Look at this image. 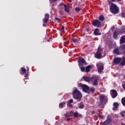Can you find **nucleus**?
<instances>
[{"label": "nucleus", "mask_w": 125, "mask_h": 125, "mask_svg": "<svg viewBox=\"0 0 125 125\" xmlns=\"http://www.w3.org/2000/svg\"><path fill=\"white\" fill-rule=\"evenodd\" d=\"M78 86L82 87L83 92H85L88 94H89V93H94V91H95V88L93 87L89 88V87L86 84L80 83L78 84Z\"/></svg>", "instance_id": "nucleus-1"}, {"label": "nucleus", "mask_w": 125, "mask_h": 125, "mask_svg": "<svg viewBox=\"0 0 125 125\" xmlns=\"http://www.w3.org/2000/svg\"><path fill=\"white\" fill-rule=\"evenodd\" d=\"M72 95L73 98L76 100H77L78 101L82 100L83 95H82V93H81V91H79L78 89L76 88L73 90L72 92Z\"/></svg>", "instance_id": "nucleus-2"}, {"label": "nucleus", "mask_w": 125, "mask_h": 125, "mask_svg": "<svg viewBox=\"0 0 125 125\" xmlns=\"http://www.w3.org/2000/svg\"><path fill=\"white\" fill-rule=\"evenodd\" d=\"M110 11L113 14H117V13L120 12V10L119 9V8L117 5L114 3H112L110 6Z\"/></svg>", "instance_id": "nucleus-3"}, {"label": "nucleus", "mask_w": 125, "mask_h": 125, "mask_svg": "<svg viewBox=\"0 0 125 125\" xmlns=\"http://www.w3.org/2000/svg\"><path fill=\"white\" fill-rule=\"evenodd\" d=\"M107 97H106L105 96V95H101L99 96V101H100V103L99 104V105H103V103L104 102H107Z\"/></svg>", "instance_id": "nucleus-4"}, {"label": "nucleus", "mask_w": 125, "mask_h": 125, "mask_svg": "<svg viewBox=\"0 0 125 125\" xmlns=\"http://www.w3.org/2000/svg\"><path fill=\"white\" fill-rule=\"evenodd\" d=\"M99 76L93 77L91 78V81L93 83V85H98V81L100 80Z\"/></svg>", "instance_id": "nucleus-5"}, {"label": "nucleus", "mask_w": 125, "mask_h": 125, "mask_svg": "<svg viewBox=\"0 0 125 125\" xmlns=\"http://www.w3.org/2000/svg\"><path fill=\"white\" fill-rule=\"evenodd\" d=\"M102 51V48H101V47H98V51H97L96 54L95 55L96 58H97V59H101V58H102V54L101 53Z\"/></svg>", "instance_id": "nucleus-6"}, {"label": "nucleus", "mask_w": 125, "mask_h": 125, "mask_svg": "<svg viewBox=\"0 0 125 125\" xmlns=\"http://www.w3.org/2000/svg\"><path fill=\"white\" fill-rule=\"evenodd\" d=\"M96 66L98 68V72L100 74H102L103 70H104V64L102 63H97Z\"/></svg>", "instance_id": "nucleus-7"}, {"label": "nucleus", "mask_w": 125, "mask_h": 125, "mask_svg": "<svg viewBox=\"0 0 125 125\" xmlns=\"http://www.w3.org/2000/svg\"><path fill=\"white\" fill-rule=\"evenodd\" d=\"M92 25L93 26H94V27L100 28V27H101V22L98 20H94L93 21Z\"/></svg>", "instance_id": "nucleus-8"}, {"label": "nucleus", "mask_w": 125, "mask_h": 125, "mask_svg": "<svg viewBox=\"0 0 125 125\" xmlns=\"http://www.w3.org/2000/svg\"><path fill=\"white\" fill-rule=\"evenodd\" d=\"M85 62V60H84V59H83V58L82 57H79L78 59V63H79V66H82L83 64H83Z\"/></svg>", "instance_id": "nucleus-9"}, {"label": "nucleus", "mask_w": 125, "mask_h": 125, "mask_svg": "<svg viewBox=\"0 0 125 125\" xmlns=\"http://www.w3.org/2000/svg\"><path fill=\"white\" fill-rule=\"evenodd\" d=\"M121 61H122V58H115L113 60L114 64H119L121 63Z\"/></svg>", "instance_id": "nucleus-10"}, {"label": "nucleus", "mask_w": 125, "mask_h": 125, "mask_svg": "<svg viewBox=\"0 0 125 125\" xmlns=\"http://www.w3.org/2000/svg\"><path fill=\"white\" fill-rule=\"evenodd\" d=\"M111 92H112V98H116L117 96H118V92L116 90L113 89L111 90Z\"/></svg>", "instance_id": "nucleus-11"}, {"label": "nucleus", "mask_w": 125, "mask_h": 125, "mask_svg": "<svg viewBox=\"0 0 125 125\" xmlns=\"http://www.w3.org/2000/svg\"><path fill=\"white\" fill-rule=\"evenodd\" d=\"M64 7L65 11L67 13H69V12H70V7H71V6L70 5L64 4Z\"/></svg>", "instance_id": "nucleus-12"}, {"label": "nucleus", "mask_w": 125, "mask_h": 125, "mask_svg": "<svg viewBox=\"0 0 125 125\" xmlns=\"http://www.w3.org/2000/svg\"><path fill=\"white\" fill-rule=\"evenodd\" d=\"M64 117L65 118H69V117H73V111H69L68 112H66L64 115Z\"/></svg>", "instance_id": "nucleus-13"}, {"label": "nucleus", "mask_w": 125, "mask_h": 125, "mask_svg": "<svg viewBox=\"0 0 125 125\" xmlns=\"http://www.w3.org/2000/svg\"><path fill=\"white\" fill-rule=\"evenodd\" d=\"M118 35H119V33L118 32V31H115L114 32L113 35V39H114V40H117L118 39Z\"/></svg>", "instance_id": "nucleus-14"}, {"label": "nucleus", "mask_w": 125, "mask_h": 125, "mask_svg": "<svg viewBox=\"0 0 125 125\" xmlns=\"http://www.w3.org/2000/svg\"><path fill=\"white\" fill-rule=\"evenodd\" d=\"M83 79L85 81V82H87V83H90L91 81V79H90V78L86 76H84L83 77Z\"/></svg>", "instance_id": "nucleus-15"}, {"label": "nucleus", "mask_w": 125, "mask_h": 125, "mask_svg": "<svg viewBox=\"0 0 125 125\" xmlns=\"http://www.w3.org/2000/svg\"><path fill=\"white\" fill-rule=\"evenodd\" d=\"M94 34L95 36H100L101 35V33L98 32V28H96L94 30Z\"/></svg>", "instance_id": "nucleus-16"}, {"label": "nucleus", "mask_w": 125, "mask_h": 125, "mask_svg": "<svg viewBox=\"0 0 125 125\" xmlns=\"http://www.w3.org/2000/svg\"><path fill=\"white\" fill-rule=\"evenodd\" d=\"M125 36H122L120 38V43L121 44H122L123 43H125Z\"/></svg>", "instance_id": "nucleus-17"}, {"label": "nucleus", "mask_w": 125, "mask_h": 125, "mask_svg": "<svg viewBox=\"0 0 125 125\" xmlns=\"http://www.w3.org/2000/svg\"><path fill=\"white\" fill-rule=\"evenodd\" d=\"M113 53L117 54V55H120V54H121V53H120V50L117 48H115L113 50Z\"/></svg>", "instance_id": "nucleus-18"}, {"label": "nucleus", "mask_w": 125, "mask_h": 125, "mask_svg": "<svg viewBox=\"0 0 125 125\" xmlns=\"http://www.w3.org/2000/svg\"><path fill=\"white\" fill-rule=\"evenodd\" d=\"M113 106V110H116V109H118V107H119V104L118 103H114Z\"/></svg>", "instance_id": "nucleus-19"}, {"label": "nucleus", "mask_w": 125, "mask_h": 125, "mask_svg": "<svg viewBox=\"0 0 125 125\" xmlns=\"http://www.w3.org/2000/svg\"><path fill=\"white\" fill-rule=\"evenodd\" d=\"M78 107L79 108V109H83V108H84V104H83V103H80L78 104Z\"/></svg>", "instance_id": "nucleus-20"}, {"label": "nucleus", "mask_w": 125, "mask_h": 125, "mask_svg": "<svg viewBox=\"0 0 125 125\" xmlns=\"http://www.w3.org/2000/svg\"><path fill=\"white\" fill-rule=\"evenodd\" d=\"M121 66H125V57H122V61L121 62Z\"/></svg>", "instance_id": "nucleus-21"}, {"label": "nucleus", "mask_w": 125, "mask_h": 125, "mask_svg": "<svg viewBox=\"0 0 125 125\" xmlns=\"http://www.w3.org/2000/svg\"><path fill=\"white\" fill-rule=\"evenodd\" d=\"M91 68V65H89L87 66L85 68L86 73H88V72H89V71H90Z\"/></svg>", "instance_id": "nucleus-22"}, {"label": "nucleus", "mask_w": 125, "mask_h": 125, "mask_svg": "<svg viewBox=\"0 0 125 125\" xmlns=\"http://www.w3.org/2000/svg\"><path fill=\"white\" fill-rule=\"evenodd\" d=\"M111 122H112V119L107 118L104 123H105V125H107V124H110Z\"/></svg>", "instance_id": "nucleus-23"}, {"label": "nucleus", "mask_w": 125, "mask_h": 125, "mask_svg": "<svg viewBox=\"0 0 125 125\" xmlns=\"http://www.w3.org/2000/svg\"><path fill=\"white\" fill-rule=\"evenodd\" d=\"M99 19L101 21H104V20H105V18L104 17V16L101 15L99 16Z\"/></svg>", "instance_id": "nucleus-24"}, {"label": "nucleus", "mask_w": 125, "mask_h": 125, "mask_svg": "<svg viewBox=\"0 0 125 125\" xmlns=\"http://www.w3.org/2000/svg\"><path fill=\"white\" fill-rule=\"evenodd\" d=\"M71 40L72 41V42H73L75 43L78 42H79V39H77L74 37L71 38Z\"/></svg>", "instance_id": "nucleus-25"}, {"label": "nucleus", "mask_w": 125, "mask_h": 125, "mask_svg": "<svg viewBox=\"0 0 125 125\" xmlns=\"http://www.w3.org/2000/svg\"><path fill=\"white\" fill-rule=\"evenodd\" d=\"M122 105L125 107V97L123 98L121 100Z\"/></svg>", "instance_id": "nucleus-26"}, {"label": "nucleus", "mask_w": 125, "mask_h": 125, "mask_svg": "<svg viewBox=\"0 0 125 125\" xmlns=\"http://www.w3.org/2000/svg\"><path fill=\"white\" fill-rule=\"evenodd\" d=\"M73 116L75 118H78V117H79V113L73 112Z\"/></svg>", "instance_id": "nucleus-27"}, {"label": "nucleus", "mask_w": 125, "mask_h": 125, "mask_svg": "<svg viewBox=\"0 0 125 125\" xmlns=\"http://www.w3.org/2000/svg\"><path fill=\"white\" fill-rule=\"evenodd\" d=\"M66 104L64 102H62L59 104V107L60 108H63L64 107V105Z\"/></svg>", "instance_id": "nucleus-28"}, {"label": "nucleus", "mask_w": 125, "mask_h": 125, "mask_svg": "<svg viewBox=\"0 0 125 125\" xmlns=\"http://www.w3.org/2000/svg\"><path fill=\"white\" fill-rule=\"evenodd\" d=\"M75 11H76V12H80V11H81V8L77 7L75 8Z\"/></svg>", "instance_id": "nucleus-29"}, {"label": "nucleus", "mask_w": 125, "mask_h": 125, "mask_svg": "<svg viewBox=\"0 0 125 125\" xmlns=\"http://www.w3.org/2000/svg\"><path fill=\"white\" fill-rule=\"evenodd\" d=\"M124 114H125V111H123L122 112H120V115L121 116V117H122L123 118H124L125 115Z\"/></svg>", "instance_id": "nucleus-30"}, {"label": "nucleus", "mask_w": 125, "mask_h": 125, "mask_svg": "<svg viewBox=\"0 0 125 125\" xmlns=\"http://www.w3.org/2000/svg\"><path fill=\"white\" fill-rule=\"evenodd\" d=\"M44 18H45V19H48V20H49V14H46L45 15Z\"/></svg>", "instance_id": "nucleus-31"}, {"label": "nucleus", "mask_w": 125, "mask_h": 125, "mask_svg": "<svg viewBox=\"0 0 125 125\" xmlns=\"http://www.w3.org/2000/svg\"><path fill=\"white\" fill-rule=\"evenodd\" d=\"M48 19H45V18H44V19H43V23H47V22H48Z\"/></svg>", "instance_id": "nucleus-32"}, {"label": "nucleus", "mask_w": 125, "mask_h": 125, "mask_svg": "<svg viewBox=\"0 0 125 125\" xmlns=\"http://www.w3.org/2000/svg\"><path fill=\"white\" fill-rule=\"evenodd\" d=\"M21 72H23V73H26V68L24 67H21Z\"/></svg>", "instance_id": "nucleus-33"}, {"label": "nucleus", "mask_w": 125, "mask_h": 125, "mask_svg": "<svg viewBox=\"0 0 125 125\" xmlns=\"http://www.w3.org/2000/svg\"><path fill=\"white\" fill-rule=\"evenodd\" d=\"M121 31L123 32V33H125V26H123L121 28Z\"/></svg>", "instance_id": "nucleus-34"}, {"label": "nucleus", "mask_w": 125, "mask_h": 125, "mask_svg": "<svg viewBox=\"0 0 125 125\" xmlns=\"http://www.w3.org/2000/svg\"><path fill=\"white\" fill-rule=\"evenodd\" d=\"M81 70L82 72H85V68H84V67L82 66L81 67Z\"/></svg>", "instance_id": "nucleus-35"}, {"label": "nucleus", "mask_w": 125, "mask_h": 125, "mask_svg": "<svg viewBox=\"0 0 125 125\" xmlns=\"http://www.w3.org/2000/svg\"><path fill=\"white\" fill-rule=\"evenodd\" d=\"M55 19L57 21L58 23L61 22V20H60V19L59 18H55Z\"/></svg>", "instance_id": "nucleus-36"}, {"label": "nucleus", "mask_w": 125, "mask_h": 125, "mask_svg": "<svg viewBox=\"0 0 125 125\" xmlns=\"http://www.w3.org/2000/svg\"><path fill=\"white\" fill-rule=\"evenodd\" d=\"M121 16H122V18H125V13H124V12H122L121 13Z\"/></svg>", "instance_id": "nucleus-37"}, {"label": "nucleus", "mask_w": 125, "mask_h": 125, "mask_svg": "<svg viewBox=\"0 0 125 125\" xmlns=\"http://www.w3.org/2000/svg\"><path fill=\"white\" fill-rule=\"evenodd\" d=\"M73 102H74V101L73 100V99H71L69 101L68 103L71 104V103H73Z\"/></svg>", "instance_id": "nucleus-38"}, {"label": "nucleus", "mask_w": 125, "mask_h": 125, "mask_svg": "<svg viewBox=\"0 0 125 125\" xmlns=\"http://www.w3.org/2000/svg\"><path fill=\"white\" fill-rule=\"evenodd\" d=\"M67 105L69 106V107H71V108L73 107V105H72V104H70V103H68L67 104Z\"/></svg>", "instance_id": "nucleus-39"}, {"label": "nucleus", "mask_w": 125, "mask_h": 125, "mask_svg": "<svg viewBox=\"0 0 125 125\" xmlns=\"http://www.w3.org/2000/svg\"><path fill=\"white\" fill-rule=\"evenodd\" d=\"M64 27L63 26H62V29H61V31L62 32H64Z\"/></svg>", "instance_id": "nucleus-40"}, {"label": "nucleus", "mask_w": 125, "mask_h": 125, "mask_svg": "<svg viewBox=\"0 0 125 125\" xmlns=\"http://www.w3.org/2000/svg\"><path fill=\"white\" fill-rule=\"evenodd\" d=\"M57 0H49V1H50V2L52 3V2H55V1H56Z\"/></svg>", "instance_id": "nucleus-41"}, {"label": "nucleus", "mask_w": 125, "mask_h": 125, "mask_svg": "<svg viewBox=\"0 0 125 125\" xmlns=\"http://www.w3.org/2000/svg\"><path fill=\"white\" fill-rule=\"evenodd\" d=\"M99 118H100L101 119H103L104 116H103V115H99Z\"/></svg>", "instance_id": "nucleus-42"}, {"label": "nucleus", "mask_w": 125, "mask_h": 125, "mask_svg": "<svg viewBox=\"0 0 125 125\" xmlns=\"http://www.w3.org/2000/svg\"><path fill=\"white\" fill-rule=\"evenodd\" d=\"M64 4H64V3L62 2L60 4V6H62V5H64Z\"/></svg>", "instance_id": "nucleus-43"}, {"label": "nucleus", "mask_w": 125, "mask_h": 125, "mask_svg": "<svg viewBox=\"0 0 125 125\" xmlns=\"http://www.w3.org/2000/svg\"><path fill=\"white\" fill-rule=\"evenodd\" d=\"M70 120H71V119L70 118H68L66 119L67 122H69V121H70Z\"/></svg>", "instance_id": "nucleus-44"}, {"label": "nucleus", "mask_w": 125, "mask_h": 125, "mask_svg": "<svg viewBox=\"0 0 125 125\" xmlns=\"http://www.w3.org/2000/svg\"><path fill=\"white\" fill-rule=\"evenodd\" d=\"M78 117H80V118H82V117H83V116L82 115V114H79Z\"/></svg>", "instance_id": "nucleus-45"}, {"label": "nucleus", "mask_w": 125, "mask_h": 125, "mask_svg": "<svg viewBox=\"0 0 125 125\" xmlns=\"http://www.w3.org/2000/svg\"><path fill=\"white\" fill-rule=\"evenodd\" d=\"M27 77H28V74H26V75H25L24 76V77H25V78H27Z\"/></svg>", "instance_id": "nucleus-46"}, {"label": "nucleus", "mask_w": 125, "mask_h": 125, "mask_svg": "<svg viewBox=\"0 0 125 125\" xmlns=\"http://www.w3.org/2000/svg\"><path fill=\"white\" fill-rule=\"evenodd\" d=\"M111 1L112 2H115V1H116V0H111Z\"/></svg>", "instance_id": "nucleus-47"}, {"label": "nucleus", "mask_w": 125, "mask_h": 125, "mask_svg": "<svg viewBox=\"0 0 125 125\" xmlns=\"http://www.w3.org/2000/svg\"><path fill=\"white\" fill-rule=\"evenodd\" d=\"M69 2H72V0H67Z\"/></svg>", "instance_id": "nucleus-48"}, {"label": "nucleus", "mask_w": 125, "mask_h": 125, "mask_svg": "<svg viewBox=\"0 0 125 125\" xmlns=\"http://www.w3.org/2000/svg\"><path fill=\"white\" fill-rule=\"evenodd\" d=\"M122 0H117V1H121Z\"/></svg>", "instance_id": "nucleus-49"}, {"label": "nucleus", "mask_w": 125, "mask_h": 125, "mask_svg": "<svg viewBox=\"0 0 125 125\" xmlns=\"http://www.w3.org/2000/svg\"><path fill=\"white\" fill-rule=\"evenodd\" d=\"M122 125H125V123H122Z\"/></svg>", "instance_id": "nucleus-50"}, {"label": "nucleus", "mask_w": 125, "mask_h": 125, "mask_svg": "<svg viewBox=\"0 0 125 125\" xmlns=\"http://www.w3.org/2000/svg\"><path fill=\"white\" fill-rule=\"evenodd\" d=\"M47 42H49V40H47Z\"/></svg>", "instance_id": "nucleus-51"}]
</instances>
